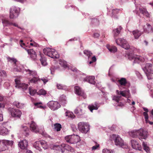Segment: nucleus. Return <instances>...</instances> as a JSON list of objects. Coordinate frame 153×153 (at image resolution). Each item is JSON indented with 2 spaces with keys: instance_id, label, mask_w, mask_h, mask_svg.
Segmentation results:
<instances>
[{
  "instance_id": "nucleus-16",
  "label": "nucleus",
  "mask_w": 153,
  "mask_h": 153,
  "mask_svg": "<svg viewBox=\"0 0 153 153\" xmlns=\"http://www.w3.org/2000/svg\"><path fill=\"white\" fill-rule=\"evenodd\" d=\"M25 69L23 65L17 62L16 64L14 65L13 67V71L14 72H23L25 71Z\"/></svg>"
},
{
  "instance_id": "nucleus-41",
  "label": "nucleus",
  "mask_w": 153,
  "mask_h": 153,
  "mask_svg": "<svg viewBox=\"0 0 153 153\" xmlns=\"http://www.w3.org/2000/svg\"><path fill=\"white\" fill-rule=\"evenodd\" d=\"M22 131L23 133L25 134V135L27 136L29 135V129L26 126H23L22 128Z\"/></svg>"
},
{
  "instance_id": "nucleus-39",
  "label": "nucleus",
  "mask_w": 153,
  "mask_h": 153,
  "mask_svg": "<svg viewBox=\"0 0 153 153\" xmlns=\"http://www.w3.org/2000/svg\"><path fill=\"white\" fill-rule=\"evenodd\" d=\"M142 146L144 150L147 153L149 152L150 149L146 143L143 142Z\"/></svg>"
},
{
  "instance_id": "nucleus-23",
  "label": "nucleus",
  "mask_w": 153,
  "mask_h": 153,
  "mask_svg": "<svg viewBox=\"0 0 153 153\" xmlns=\"http://www.w3.org/2000/svg\"><path fill=\"white\" fill-rule=\"evenodd\" d=\"M94 79L95 77L94 76H86L83 78V81L88 82L91 84L94 85L95 83V82L94 80Z\"/></svg>"
},
{
  "instance_id": "nucleus-21",
  "label": "nucleus",
  "mask_w": 153,
  "mask_h": 153,
  "mask_svg": "<svg viewBox=\"0 0 153 153\" xmlns=\"http://www.w3.org/2000/svg\"><path fill=\"white\" fill-rule=\"evenodd\" d=\"M100 106V104L97 102H95L94 103L89 105L88 108L91 112H93L94 110H97Z\"/></svg>"
},
{
  "instance_id": "nucleus-22",
  "label": "nucleus",
  "mask_w": 153,
  "mask_h": 153,
  "mask_svg": "<svg viewBox=\"0 0 153 153\" xmlns=\"http://www.w3.org/2000/svg\"><path fill=\"white\" fill-rule=\"evenodd\" d=\"M30 57L31 60H35L36 58L37 55L35 51L32 49L27 50Z\"/></svg>"
},
{
  "instance_id": "nucleus-20",
  "label": "nucleus",
  "mask_w": 153,
  "mask_h": 153,
  "mask_svg": "<svg viewBox=\"0 0 153 153\" xmlns=\"http://www.w3.org/2000/svg\"><path fill=\"white\" fill-rule=\"evenodd\" d=\"M74 113L78 116H82L85 113V111L83 110L81 105L77 107L74 111Z\"/></svg>"
},
{
  "instance_id": "nucleus-56",
  "label": "nucleus",
  "mask_w": 153,
  "mask_h": 153,
  "mask_svg": "<svg viewBox=\"0 0 153 153\" xmlns=\"http://www.w3.org/2000/svg\"><path fill=\"white\" fill-rule=\"evenodd\" d=\"M41 102H37L35 103L34 105L36 106H37L38 108H44V107L41 105Z\"/></svg>"
},
{
  "instance_id": "nucleus-8",
  "label": "nucleus",
  "mask_w": 153,
  "mask_h": 153,
  "mask_svg": "<svg viewBox=\"0 0 153 153\" xmlns=\"http://www.w3.org/2000/svg\"><path fill=\"white\" fill-rule=\"evenodd\" d=\"M8 111L12 117L17 118H20L22 114L19 110L14 108H9Z\"/></svg>"
},
{
  "instance_id": "nucleus-9",
  "label": "nucleus",
  "mask_w": 153,
  "mask_h": 153,
  "mask_svg": "<svg viewBox=\"0 0 153 153\" xmlns=\"http://www.w3.org/2000/svg\"><path fill=\"white\" fill-rule=\"evenodd\" d=\"M20 9L15 6H12L10 9V19L17 18L19 13Z\"/></svg>"
},
{
  "instance_id": "nucleus-48",
  "label": "nucleus",
  "mask_w": 153,
  "mask_h": 153,
  "mask_svg": "<svg viewBox=\"0 0 153 153\" xmlns=\"http://www.w3.org/2000/svg\"><path fill=\"white\" fill-rule=\"evenodd\" d=\"M39 95H45L46 94V91L44 89L40 90L37 93Z\"/></svg>"
},
{
  "instance_id": "nucleus-32",
  "label": "nucleus",
  "mask_w": 153,
  "mask_h": 153,
  "mask_svg": "<svg viewBox=\"0 0 153 153\" xmlns=\"http://www.w3.org/2000/svg\"><path fill=\"white\" fill-rule=\"evenodd\" d=\"M123 28L121 26H119L118 27L115 29L113 30V33L114 37L117 36L120 33L121 30H122Z\"/></svg>"
},
{
  "instance_id": "nucleus-34",
  "label": "nucleus",
  "mask_w": 153,
  "mask_h": 153,
  "mask_svg": "<svg viewBox=\"0 0 153 153\" xmlns=\"http://www.w3.org/2000/svg\"><path fill=\"white\" fill-rule=\"evenodd\" d=\"M7 149V146L4 145L3 140H0V152L5 150Z\"/></svg>"
},
{
  "instance_id": "nucleus-31",
  "label": "nucleus",
  "mask_w": 153,
  "mask_h": 153,
  "mask_svg": "<svg viewBox=\"0 0 153 153\" xmlns=\"http://www.w3.org/2000/svg\"><path fill=\"white\" fill-rule=\"evenodd\" d=\"M40 56L41 57V58L40 59V60L41 62L42 65L43 66H46L47 64L46 62V59L45 57L44 56L43 54H42L40 52H39Z\"/></svg>"
},
{
  "instance_id": "nucleus-15",
  "label": "nucleus",
  "mask_w": 153,
  "mask_h": 153,
  "mask_svg": "<svg viewBox=\"0 0 153 153\" xmlns=\"http://www.w3.org/2000/svg\"><path fill=\"white\" fill-rule=\"evenodd\" d=\"M77 137V135H69L65 137V140L68 143L71 144H74L79 141V140H77L76 138Z\"/></svg>"
},
{
  "instance_id": "nucleus-62",
  "label": "nucleus",
  "mask_w": 153,
  "mask_h": 153,
  "mask_svg": "<svg viewBox=\"0 0 153 153\" xmlns=\"http://www.w3.org/2000/svg\"><path fill=\"white\" fill-rule=\"evenodd\" d=\"M11 25H13L14 26L17 27L18 28L22 29V28L20 27H19L18 25L16 23H12V24Z\"/></svg>"
},
{
  "instance_id": "nucleus-5",
  "label": "nucleus",
  "mask_w": 153,
  "mask_h": 153,
  "mask_svg": "<svg viewBox=\"0 0 153 153\" xmlns=\"http://www.w3.org/2000/svg\"><path fill=\"white\" fill-rule=\"evenodd\" d=\"M43 51L45 55L51 58L56 59L59 57L57 52L54 49L46 48L44 49Z\"/></svg>"
},
{
  "instance_id": "nucleus-40",
  "label": "nucleus",
  "mask_w": 153,
  "mask_h": 153,
  "mask_svg": "<svg viewBox=\"0 0 153 153\" xmlns=\"http://www.w3.org/2000/svg\"><path fill=\"white\" fill-rule=\"evenodd\" d=\"M6 76V73L4 70L1 71V72L0 74V85H1V82L2 81L4 77Z\"/></svg>"
},
{
  "instance_id": "nucleus-19",
  "label": "nucleus",
  "mask_w": 153,
  "mask_h": 153,
  "mask_svg": "<svg viewBox=\"0 0 153 153\" xmlns=\"http://www.w3.org/2000/svg\"><path fill=\"white\" fill-rule=\"evenodd\" d=\"M119 85L118 86L120 90H122L123 88H126L125 86L127 83V81L125 78H122L118 80Z\"/></svg>"
},
{
  "instance_id": "nucleus-58",
  "label": "nucleus",
  "mask_w": 153,
  "mask_h": 153,
  "mask_svg": "<svg viewBox=\"0 0 153 153\" xmlns=\"http://www.w3.org/2000/svg\"><path fill=\"white\" fill-rule=\"evenodd\" d=\"M102 153H111V152L107 149H104L102 150Z\"/></svg>"
},
{
  "instance_id": "nucleus-36",
  "label": "nucleus",
  "mask_w": 153,
  "mask_h": 153,
  "mask_svg": "<svg viewBox=\"0 0 153 153\" xmlns=\"http://www.w3.org/2000/svg\"><path fill=\"white\" fill-rule=\"evenodd\" d=\"M59 64L64 68L68 67V65L66 62L63 59H60L59 60Z\"/></svg>"
},
{
  "instance_id": "nucleus-30",
  "label": "nucleus",
  "mask_w": 153,
  "mask_h": 153,
  "mask_svg": "<svg viewBox=\"0 0 153 153\" xmlns=\"http://www.w3.org/2000/svg\"><path fill=\"white\" fill-rule=\"evenodd\" d=\"M106 48L111 53H115L117 50L116 47L114 46H111L109 45H107Z\"/></svg>"
},
{
  "instance_id": "nucleus-35",
  "label": "nucleus",
  "mask_w": 153,
  "mask_h": 153,
  "mask_svg": "<svg viewBox=\"0 0 153 153\" xmlns=\"http://www.w3.org/2000/svg\"><path fill=\"white\" fill-rule=\"evenodd\" d=\"M59 101L62 105H65L67 102L65 96L64 95L61 96L59 98Z\"/></svg>"
},
{
  "instance_id": "nucleus-52",
  "label": "nucleus",
  "mask_w": 153,
  "mask_h": 153,
  "mask_svg": "<svg viewBox=\"0 0 153 153\" xmlns=\"http://www.w3.org/2000/svg\"><path fill=\"white\" fill-rule=\"evenodd\" d=\"M91 23L96 25H98L99 24V21L97 19H91Z\"/></svg>"
},
{
  "instance_id": "nucleus-37",
  "label": "nucleus",
  "mask_w": 153,
  "mask_h": 153,
  "mask_svg": "<svg viewBox=\"0 0 153 153\" xmlns=\"http://www.w3.org/2000/svg\"><path fill=\"white\" fill-rule=\"evenodd\" d=\"M2 23L4 26H11L12 22L10 21L8 19H2Z\"/></svg>"
},
{
  "instance_id": "nucleus-10",
  "label": "nucleus",
  "mask_w": 153,
  "mask_h": 153,
  "mask_svg": "<svg viewBox=\"0 0 153 153\" xmlns=\"http://www.w3.org/2000/svg\"><path fill=\"white\" fill-rule=\"evenodd\" d=\"M127 55L128 59L129 60H134V63H138L143 61V58L142 57L134 54L132 53H128Z\"/></svg>"
},
{
  "instance_id": "nucleus-33",
  "label": "nucleus",
  "mask_w": 153,
  "mask_h": 153,
  "mask_svg": "<svg viewBox=\"0 0 153 153\" xmlns=\"http://www.w3.org/2000/svg\"><path fill=\"white\" fill-rule=\"evenodd\" d=\"M0 132L1 133H4L3 134H0L2 135H5L8 134L9 133V131L4 126H1Z\"/></svg>"
},
{
  "instance_id": "nucleus-26",
  "label": "nucleus",
  "mask_w": 153,
  "mask_h": 153,
  "mask_svg": "<svg viewBox=\"0 0 153 153\" xmlns=\"http://www.w3.org/2000/svg\"><path fill=\"white\" fill-rule=\"evenodd\" d=\"M139 10L141 13L146 18L150 17V14L145 8L141 7L139 8Z\"/></svg>"
},
{
  "instance_id": "nucleus-42",
  "label": "nucleus",
  "mask_w": 153,
  "mask_h": 153,
  "mask_svg": "<svg viewBox=\"0 0 153 153\" xmlns=\"http://www.w3.org/2000/svg\"><path fill=\"white\" fill-rule=\"evenodd\" d=\"M4 145L7 146H11L13 144V141L12 140H3Z\"/></svg>"
},
{
  "instance_id": "nucleus-18",
  "label": "nucleus",
  "mask_w": 153,
  "mask_h": 153,
  "mask_svg": "<svg viewBox=\"0 0 153 153\" xmlns=\"http://www.w3.org/2000/svg\"><path fill=\"white\" fill-rule=\"evenodd\" d=\"M131 143L132 147L134 149L139 151L141 150L142 147L141 145L135 140H131Z\"/></svg>"
},
{
  "instance_id": "nucleus-12",
  "label": "nucleus",
  "mask_w": 153,
  "mask_h": 153,
  "mask_svg": "<svg viewBox=\"0 0 153 153\" xmlns=\"http://www.w3.org/2000/svg\"><path fill=\"white\" fill-rule=\"evenodd\" d=\"M15 87L20 89L23 90L26 89L28 87V85L25 83L21 82L19 79H15Z\"/></svg>"
},
{
  "instance_id": "nucleus-49",
  "label": "nucleus",
  "mask_w": 153,
  "mask_h": 153,
  "mask_svg": "<svg viewBox=\"0 0 153 153\" xmlns=\"http://www.w3.org/2000/svg\"><path fill=\"white\" fill-rule=\"evenodd\" d=\"M83 53L85 55L88 56V58H89L90 56L92 54V53H91L90 51L88 50H84L83 51Z\"/></svg>"
},
{
  "instance_id": "nucleus-11",
  "label": "nucleus",
  "mask_w": 153,
  "mask_h": 153,
  "mask_svg": "<svg viewBox=\"0 0 153 153\" xmlns=\"http://www.w3.org/2000/svg\"><path fill=\"white\" fill-rule=\"evenodd\" d=\"M117 44L121 46L126 50H128L130 48V45L127 41L124 39L119 38L116 40Z\"/></svg>"
},
{
  "instance_id": "nucleus-64",
  "label": "nucleus",
  "mask_w": 153,
  "mask_h": 153,
  "mask_svg": "<svg viewBox=\"0 0 153 153\" xmlns=\"http://www.w3.org/2000/svg\"><path fill=\"white\" fill-rule=\"evenodd\" d=\"M100 36V35L97 33H95L94 34L93 36L95 38H97Z\"/></svg>"
},
{
  "instance_id": "nucleus-13",
  "label": "nucleus",
  "mask_w": 153,
  "mask_h": 153,
  "mask_svg": "<svg viewBox=\"0 0 153 153\" xmlns=\"http://www.w3.org/2000/svg\"><path fill=\"white\" fill-rule=\"evenodd\" d=\"M47 106L52 110H56L60 107V104L56 101H51L47 104Z\"/></svg>"
},
{
  "instance_id": "nucleus-50",
  "label": "nucleus",
  "mask_w": 153,
  "mask_h": 153,
  "mask_svg": "<svg viewBox=\"0 0 153 153\" xmlns=\"http://www.w3.org/2000/svg\"><path fill=\"white\" fill-rule=\"evenodd\" d=\"M46 143V142L44 141H36L35 143L34 146L38 144L39 146H41L42 145H44Z\"/></svg>"
},
{
  "instance_id": "nucleus-60",
  "label": "nucleus",
  "mask_w": 153,
  "mask_h": 153,
  "mask_svg": "<svg viewBox=\"0 0 153 153\" xmlns=\"http://www.w3.org/2000/svg\"><path fill=\"white\" fill-rule=\"evenodd\" d=\"M99 145L98 144H97L96 145L93 146L92 148V149L93 150H96L99 146Z\"/></svg>"
},
{
  "instance_id": "nucleus-1",
  "label": "nucleus",
  "mask_w": 153,
  "mask_h": 153,
  "mask_svg": "<svg viewBox=\"0 0 153 153\" xmlns=\"http://www.w3.org/2000/svg\"><path fill=\"white\" fill-rule=\"evenodd\" d=\"M130 136L133 138L138 137L140 140L146 139L148 136V132L143 129L134 130L129 132Z\"/></svg>"
},
{
  "instance_id": "nucleus-6",
  "label": "nucleus",
  "mask_w": 153,
  "mask_h": 153,
  "mask_svg": "<svg viewBox=\"0 0 153 153\" xmlns=\"http://www.w3.org/2000/svg\"><path fill=\"white\" fill-rule=\"evenodd\" d=\"M78 128L81 132L86 134L90 130V125L87 123L80 122L78 123Z\"/></svg>"
},
{
  "instance_id": "nucleus-63",
  "label": "nucleus",
  "mask_w": 153,
  "mask_h": 153,
  "mask_svg": "<svg viewBox=\"0 0 153 153\" xmlns=\"http://www.w3.org/2000/svg\"><path fill=\"white\" fill-rule=\"evenodd\" d=\"M3 120V116L2 111L1 110H0V121H1Z\"/></svg>"
},
{
  "instance_id": "nucleus-46",
  "label": "nucleus",
  "mask_w": 153,
  "mask_h": 153,
  "mask_svg": "<svg viewBox=\"0 0 153 153\" xmlns=\"http://www.w3.org/2000/svg\"><path fill=\"white\" fill-rule=\"evenodd\" d=\"M143 109L145 111V112L143 113V115L145 117V120H147V118H148V115L147 113L148 112V110L147 108L144 107H143Z\"/></svg>"
},
{
  "instance_id": "nucleus-24",
  "label": "nucleus",
  "mask_w": 153,
  "mask_h": 153,
  "mask_svg": "<svg viewBox=\"0 0 153 153\" xmlns=\"http://www.w3.org/2000/svg\"><path fill=\"white\" fill-rule=\"evenodd\" d=\"M28 145V142L25 140H24L20 142L18 144L19 146L22 149H26Z\"/></svg>"
},
{
  "instance_id": "nucleus-17",
  "label": "nucleus",
  "mask_w": 153,
  "mask_h": 153,
  "mask_svg": "<svg viewBox=\"0 0 153 153\" xmlns=\"http://www.w3.org/2000/svg\"><path fill=\"white\" fill-rule=\"evenodd\" d=\"M30 129L33 132L37 133H41L39 131L38 127L36 123L33 121H32L30 123Z\"/></svg>"
},
{
  "instance_id": "nucleus-28",
  "label": "nucleus",
  "mask_w": 153,
  "mask_h": 153,
  "mask_svg": "<svg viewBox=\"0 0 153 153\" xmlns=\"http://www.w3.org/2000/svg\"><path fill=\"white\" fill-rule=\"evenodd\" d=\"M132 33L134 39H137L143 34V32L138 30H135L132 31Z\"/></svg>"
},
{
  "instance_id": "nucleus-7",
  "label": "nucleus",
  "mask_w": 153,
  "mask_h": 153,
  "mask_svg": "<svg viewBox=\"0 0 153 153\" xmlns=\"http://www.w3.org/2000/svg\"><path fill=\"white\" fill-rule=\"evenodd\" d=\"M53 148L54 149L61 151L62 153L64 152L65 150L70 151L73 150V148L68 145L64 143H62L61 145H54Z\"/></svg>"
},
{
  "instance_id": "nucleus-47",
  "label": "nucleus",
  "mask_w": 153,
  "mask_h": 153,
  "mask_svg": "<svg viewBox=\"0 0 153 153\" xmlns=\"http://www.w3.org/2000/svg\"><path fill=\"white\" fill-rule=\"evenodd\" d=\"M65 115L72 118H74L75 117L73 113L70 111H66L65 113Z\"/></svg>"
},
{
  "instance_id": "nucleus-59",
  "label": "nucleus",
  "mask_w": 153,
  "mask_h": 153,
  "mask_svg": "<svg viewBox=\"0 0 153 153\" xmlns=\"http://www.w3.org/2000/svg\"><path fill=\"white\" fill-rule=\"evenodd\" d=\"M136 73L137 76L139 79H141L143 78L142 76L139 72H136Z\"/></svg>"
},
{
  "instance_id": "nucleus-4",
  "label": "nucleus",
  "mask_w": 153,
  "mask_h": 153,
  "mask_svg": "<svg viewBox=\"0 0 153 153\" xmlns=\"http://www.w3.org/2000/svg\"><path fill=\"white\" fill-rule=\"evenodd\" d=\"M143 71L146 75L148 79H153V65L150 63H146Z\"/></svg>"
},
{
  "instance_id": "nucleus-2",
  "label": "nucleus",
  "mask_w": 153,
  "mask_h": 153,
  "mask_svg": "<svg viewBox=\"0 0 153 153\" xmlns=\"http://www.w3.org/2000/svg\"><path fill=\"white\" fill-rule=\"evenodd\" d=\"M116 93L117 95L114 96L112 99L117 102H118L120 100L121 97V96L128 97H129L131 96L129 90L128 88H126L125 90L120 91L118 90H117Z\"/></svg>"
},
{
  "instance_id": "nucleus-3",
  "label": "nucleus",
  "mask_w": 153,
  "mask_h": 153,
  "mask_svg": "<svg viewBox=\"0 0 153 153\" xmlns=\"http://www.w3.org/2000/svg\"><path fill=\"white\" fill-rule=\"evenodd\" d=\"M112 136V140L114 141L116 145L124 149L128 148V145L124 143L123 140L119 135L117 134H113Z\"/></svg>"
},
{
  "instance_id": "nucleus-38",
  "label": "nucleus",
  "mask_w": 153,
  "mask_h": 153,
  "mask_svg": "<svg viewBox=\"0 0 153 153\" xmlns=\"http://www.w3.org/2000/svg\"><path fill=\"white\" fill-rule=\"evenodd\" d=\"M7 60L11 63H13V67L14 65L16 64L17 62V60L16 59L13 58H11L10 57H8L7 58Z\"/></svg>"
},
{
  "instance_id": "nucleus-45",
  "label": "nucleus",
  "mask_w": 153,
  "mask_h": 153,
  "mask_svg": "<svg viewBox=\"0 0 153 153\" xmlns=\"http://www.w3.org/2000/svg\"><path fill=\"white\" fill-rule=\"evenodd\" d=\"M29 91L30 94L32 96H33L36 93V91L33 89L32 87H29Z\"/></svg>"
},
{
  "instance_id": "nucleus-51",
  "label": "nucleus",
  "mask_w": 153,
  "mask_h": 153,
  "mask_svg": "<svg viewBox=\"0 0 153 153\" xmlns=\"http://www.w3.org/2000/svg\"><path fill=\"white\" fill-rule=\"evenodd\" d=\"M56 86L59 89H65L66 88L65 85L60 84H57Z\"/></svg>"
},
{
  "instance_id": "nucleus-44",
  "label": "nucleus",
  "mask_w": 153,
  "mask_h": 153,
  "mask_svg": "<svg viewBox=\"0 0 153 153\" xmlns=\"http://www.w3.org/2000/svg\"><path fill=\"white\" fill-rule=\"evenodd\" d=\"M54 129L57 131H60L62 128L61 125L59 123H56L54 124Z\"/></svg>"
},
{
  "instance_id": "nucleus-53",
  "label": "nucleus",
  "mask_w": 153,
  "mask_h": 153,
  "mask_svg": "<svg viewBox=\"0 0 153 153\" xmlns=\"http://www.w3.org/2000/svg\"><path fill=\"white\" fill-rule=\"evenodd\" d=\"M10 85V84L9 81H7L5 82L4 84V86L5 88L8 89Z\"/></svg>"
},
{
  "instance_id": "nucleus-25",
  "label": "nucleus",
  "mask_w": 153,
  "mask_h": 153,
  "mask_svg": "<svg viewBox=\"0 0 153 153\" xmlns=\"http://www.w3.org/2000/svg\"><path fill=\"white\" fill-rule=\"evenodd\" d=\"M144 31L147 33H149L153 32V29L152 26L149 24H146L143 27Z\"/></svg>"
},
{
  "instance_id": "nucleus-29",
  "label": "nucleus",
  "mask_w": 153,
  "mask_h": 153,
  "mask_svg": "<svg viewBox=\"0 0 153 153\" xmlns=\"http://www.w3.org/2000/svg\"><path fill=\"white\" fill-rule=\"evenodd\" d=\"M25 71L29 75L30 78L39 76L37 74L36 72L35 71H32L28 69H25Z\"/></svg>"
},
{
  "instance_id": "nucleus-61",
  "label": "nucleus",
  "mask_w": 153,
  "mask_h": 153,
  "mask_svg": "<svg viewBox=\"0 0 153 153\" xmlns=\"http://www.w3.org/2000/svg\"><path fill=\"white\" fill-rule=\"evenodd\" d=\"M70 69L71 70V71H73V72H78V70H77V69H76V68H75V67H71V68H70Z\"/></svg>"
},
{
  "instance_id": "nucleus-55",
  "label": "nucleus",
  "mask_w": 153,
  "mask_h": 153,
  "mask_svg": "<svg viewBox=\"0 0 153 153\" xmlns=\"http://www.w3.org/2000/svg\"><path fill=\"white\" fill-rule=\"evenodd\" d=\"M58 68H59L57 67H55V66L52 67L50 68L51 73L52 74H54L55 71Z\"/></svg>"
},
{
  "instance_id": "nucleus-14",
  "label": "nucleus",
  "mask_w": 153,
  "mask_h": 153,
  "mask_svg": "<svg viewBox=\"0 0 153 153\" xmlns=\"http://www.w3.org/2000/svg\"><path fill=\"white\" fill-rule=\"evenodd\" d=\"M74 92L77 95L81 96L83 98L85 99L86 97V95L84 91L81 88L78 86H75L74 87Z\"/></svg>"
},
{
  "instance_id": "nucleus-54",
  "label": "nucleus",
  "mask_w": 153,
  "mask_h": 153,
  "mask_svg": "<svg viewBox=\"0 0 153 153\" xmlns=\"http://www.w3.org/2000/svg\"><path fill=\"white\" fill-rule=\"evenodd\" d=\"M119 10H120L117 9L113 10H112V17H114V15L115 14L118 13H119Z\"/></svg>"
},
{
  "instance_id": "nucleus-27",
  "label": "nucleus",
  "mask_w": 153,
  "mask_h": 153,
  "mask_svg": "<svg viewBox=\"0 0 153 153\" xmlns=\"http://www.w3.org/2000/svg\"><path fill=\"white\" fill-rule=\"evenodd\" d=\"M41 79L39 78V76H35L33 77L29 78V82L30 83L36 84L39 82H40Z\"/></svg>"
},
{
  "instance_id": "nucleus-57",
  "label": "nucleus",
  "mask_w": 153,
  "mask_h": 153,
  "mask_svg": "<svg viewBox=\"0 0 153 153\" xmlns=\"http://www.w3.org/2000/svg\"><path fill=\"white\" fill-rule=\"evenodd\" d=\"M41 80L43 82L44 84L48 81V79L47 77H43L41 79Z\"/></svg>"
},
{
  "instance_id": "nucleus-43",
  "label": "nucleus",
  "mask_w": 153,
  "mask_h": 153,
  "mask_svg": "<svg viewBox=\"0 0 153 153\" xmlns=\"http://www.w3.org/2000/svg\"><path fill=\"white\" fill-rule=\"evenodd\" d=\"M13 104L17 108H22L24 105L23 104L16 101L14 102Z\"/></svg>"
}]
</instances>
